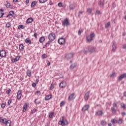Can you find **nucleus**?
<instances>
[{"label":"nucleus","instance_id":"nucleus-57","mask_svg":"<svg viewBox=\"0 0 126 126\" xmlns=\"http://www.w3.org/2000/svg\"><path fill=\"white\" fill-rule=\"evenodd\" d=\"M33 36L35 37V38H37V32H34Z\"/></svg>","mask_w":126,"mask_h":126},{"label":"nucleus","instance_id":"nucleus-42","mask_svg":"<svg viewBox=\"0 0 126 126\" xmlns=\"http://www.w3.org/2000/svg\"><path fill=\"white\" fill-rule=\"evenodd\" d=\"M110 25H111V23L108 22L105 24V28H109Z\"/></svg>","mask_w":126,"mask_h":126},{"label":"nucleus","instance_id":"nucleus-38","mask_svg":"<svg viewBox=\"0 0 126 126\" xmlns=\"http://www.w3.org/2000/svg\"><path fill=\"white\" fill-rule=\"evenodd\" d=\"M55 115V113L54 112H51L49 115V118H53V117H54Z\"/></svg>","mask_w":126,"mask_h":126},{"label":"nucleus","instance_id":"nucleus-52","mask_svg":"<svg viewBox=\"0 0 126 126\" xmlns=\"http://www.w3.org/2000/svg\"><path fill=\"white\" fill-rule=\"evenodd\" d=\"M11 90H10V89H9V90H7V91H6L7 94H10V92H11Z\"/></svg>","mask_w":126,"mask_h":126},{"label":"nucleus","instance_id":"nucleus-62","mask_svg":"<svg viewBox=\"0 0 126 126\" xmlns=\"http://www.w3.org/2000/svg\"><path fill=\"white\" fill-rule=\"evenodd\" d=\"M121 115L122 116H126V112H122Z\"/></svg>","mask_w":126,"mask_h":126},{"label":"nucleus","instance_id":"nucleus-36","mask_svg":"<svg viewBox=\"0 0 126 126\" xmlns=\"http://www.w3.org/2000/svg\"><path fill=\"white\" fill-rule=\"evenodd\" d=\"M47 58H48V56L46 54H43L41 56V59H47Z\"/></svg>","mask_w":126,"mask_h":126},{"label":"nucleus","instance_id":"nucleus-37","mask_svg":"<svg viewBox=\"0 0 126 126\" xmlns=\"http://www.w3.org/2000/svg\"><path fill=\"white\" fill-rule=\"evenodd\" d=\"M54 88H55V86H54V83H52L50 87V90H53V89H54Z\"/></svg>","mask_w":126,"mask_h":126},{"label":"nucleus","instance_id":"nucleus-41","mask_svg":"<svg viewBox=\"0 0 126 126\" xmlns=\"http://www.w3.org/2000/svg\"><path fill=\"white\" fill-rule=\"evenodd\" d=\"M40 94H41V92L40 91H37L35 93V95H37V96H40Z\"/></svg>","mask_w":126,"mask_h":126},{"label":"nucleus","instance_id":"nucleus-28","mask_svg":"<svg viewBox=\"0 0 126 126\" xmlns=\"http://www.w3.org/2000/svg\"><path fill=\"white\" fill-rule=\"evenodd\" d=\"M52 42H53V41L49 40L48 42H47L46 43V44L45 45V47H48V46H50V44L52 43Z\"/></svg>","mask_w":126,"mask_h":126},{"label":"nucleus","instance_id":"nucleus-61","mask_svg":"<svg viewBox=\"0 0 126 126\" xmlns=\"http://www.w3.org/2000/svg\"><path fill=\"white\" fill-rule=\"evenodd\" d=\"M123 49L126 50V44L123 45Z\"/></svg>","mask_w":126,"mask_h":126},{"label":"nucleus","instance_id":"nucleus-54","mask_svg":"<svg viewBox=\"0 0 126 126\" xmlns=\"http://www.w3.org/2000/svg\"><path fill=\"white\" fill-rule=\"evenodd\" d=\"M1 108H4L5 107V103H2L1 104Z\"/></svg>","mask_w":126,"mask_h":126},{"label":"nucleus","instance_id":"nucleus-23","mask_svg":"<svg viewBox=\"0 0 126 126\" xmlns=\"http://www.w3.org/2000/svg\"><path fill=\"white\" fill-rule=\"evenodd\" d=\"M111 122L113 124H117L118 123V120H117V119H112Z\"/></svg>","mask_w":126,"mask_h":126},{"label":"nucleus","instance_id":"nucleus-39","mask_svg":"<svg viewBox=\"0 0 126 126\" xmlns=\"http://www.w3.org/2000/svg\"><path fill=\"white\" fill-rule=\"evenodd\" d=\"M35 5H36V1H33L32 2L31 7H34V6H35Z\"/></svg>","mask_w":126,"mask_h":126},{"label":"nucleus","instance_id":"nucleus-35","mask_svg":"<svg viewBox=\"0 0 126 126\" xmlns=\"http://www.w3.org/2000/svg\"><path fill=\"white\" fill-rule=\"evenodd\" d=\"M100 124L102 126H106L107 125V122H106V121H101Z\"/></svg>","mask_w":126,"mask_h":126},{"label":"nucleus","instance_id":"nucleus-12","mask_svg":"<svg viewBox=\"0 0 126 126\" xmlns=\"http://www.w3.org/2000/svg\"><path fill=\"white\" fill-rule=\"evenodd\" d=\"M58 42L60 45H63V37L59 38Z\"/></svg>","mask_w":126,"mask_h":126},{"label":"nucleus","instance_id":"nucleus-15","mask_svg":"<svg viewBox=\"0 0 126 126\" xmlns=\"http://www.w3.org/2000/svg\"><path fill=\"white\" fill-rule=\"evenodd\" d=\"M89 105L87 104L85 105L83 108H82V111H87V110H88V109H89Z\"/></svg>","mask_w":126,"mask_h":126},{"label":"nucleus","instance_id":"nucleus-30","mask_svg":"<svg viewBox=\"0 0 126 126\" xmlns=\"http://www.w3.org/2000/svg\"><path fill=\"white\" fill-rule=\"evenodd\" d=\"M76 66V63H74L70 65V68L72 69L74 68V67H75Z\"/></svg>","mask_w":126,"mask_h":126},{"label":"nucleus","instance_id":"nucleus-43","mask_svg":"<svg viewBox=\"0 0 126 126\" xmlns=\"http://www.w3.org/2000/svg\"><path fill=\"white\" fill-rule=\"evenodd\" d=\"M111 111L113 112V113H116L117 112V110L115 109L114 107H111Z\"/></svg>","mask_w":126,"mask_h":126},{"label":"nucleus","instance_id":"nucleus-20","mask_svg":"<svg viewBox=\"0 0 126 126\" xmlns=\"http://www.w3.org/2000/svg\"><path fill=\"white\" fill-rule=\"evenodd\" d=\"M4 15V13H3V10L2 9H0V18H1L2 16Z\"/></svg>","mask_w":126,"mask_h":126},{"label":"nucleus","instance_id":"nucleus-9","mask_svg":"<svg viewBox=\"0 0 126 126\" xmlns=\"http://www.w3.org/2000/svg\"><path fill=\"white\" fill-rule=\"evenodd\" d=\"M73 57V53H69L65 56V58L67 60H69L71 58Z\"/></svg>","mask_w":126,"mask_h":126},{"label":"nucleus","instance_id":"nucleus-48","mask_svg":"<svg viewBox=\"0 0 126 126\" xmlns=\"http://www.w3.org/2000/svg\"><path fill=\"white\" fill-rule=\"evenodd\" d=\"M9 14L10 15H12L14 14V11H10L9 12Z\"/></svg>","mask_w":126,"mask_h":126},{"label":"nucleus","instance_id":"nucleus-40","mask_svg":"<svg viewBox=\"0 0 126 126\" xmlns=\"http://www.w3.org/2000/svg\"><path fill=\"white\" fill-rule=\"evenodd\" d=\"M10 26H11V24H10V22H8L6 24V28H9Z\"/></svg>","mask_w":126,"mask_h":126},{"label":"nucleus","instance_id":"nucleus-13","mask_svg":"<svg viewBox=\"0 0 126 126\" xmlns=\"http://www.w3.org/2000/svg\"><path fill=\"white\" fill-rule=\"evenodd\" d=\"M19 59H20V56H17L15 59H12L11 61L12 63H15L16 62H18V61H19Z\"/></svg>","mask_w":126,"mask_h":126},{"label":"nucleus","instance_id":"nucleus-58","mask_svg":"<svg viewBox=\"0 0 126 126\" xmlns=\"http://www.w3.org/2000/svg\"><path fill=\"white\" fill-rule=\"evenodd\" d=\"M63 101H62L60 103V106L63 107Z\"/></svg>","mask_w":126,"mask_h":126},{"label":"nucleus","instance_id":"nucleus-19","mask_svg":"<svg viewBox=\"0 0 126 126\" xmlns=\"http://www.w3.org/2000/svg\"><path fill=\"white\" fill-rule=\"evenodd\" d=\"M32 22H33V19L32 18H29L26 21L27 23H31Z\"/></svg>","mask_w":126,"mask_h":126},{"label":"nucleus","instance_id":"nucleus-25","mask_svg":"<svg viewBox=\"0 0 126 126\" xmlns=\"http://www.w3.org/2000/svg\"><path fill=\"white\" fill-rule=\"evenodd\" d=\"M19 49L20 51H23L24 49V46H23V44H21L19 45Z\"/></svg>","mask_w":126,"mask_h":126},{"label":"nucleus","instance_id":"nucleus-53","mask_svg":"<svg viewBox=\"0 0 126 126\" xmlns=\"http://www.w3.org/2000/svg\"><path fill=\"white\" fill-rule=\"evenodd\" d=\"M116 75V73H113L111 75L110 77H114Z\"/></svg>","mask_w":126,"mask_h":126},{"label":"nucleus","instance_id":"nucleus-45","mask_svg":"<svg viewBox=\"0 0 126 126\" xmlns=\"http://www.w3.org/2000/svg\"><path fill=\"white\" fill-rule=\"evenodd\" d=\"M18 29H24V26H23V25H19L18 26Z\"/></svg>","mask_w":126,"mask_h":126},{"label":"nucleus","instance_id":"nucleus-24","mask_svg":"<svg viewBox=\"0 0 126 126\" xmlns=\"http://www.w3.org/2000/svg\"><path fill=\"white\" fill-rule=\"evenodd\" d=\"M96 115L97 116H102L103 115V112L102 111H98L96 112Z\"/></svg>","mask_w":126,"mask_h":126},{"label":"nucleus","instance_id":"nucleus-17","mask_svg":"<svg viewBox=\"0 0 126 126\" xmlns=\"http://www.w3.org/2000/svg\"><path fill=\"white\" fill-rule=\"evenodd\" d=\"M90 53H94V52H95V51H96V48L95 47H91L90 48V49L89 50Z\"/></svg>","mask_w":126,"mask_h":126},{"label":"nucleus","instance_id":"nucleus-21","mask_svg":"<svg viewBox=\"0 0 126 126\" xmlns=\"http://www.w3.org/2000/svg\"><path fill=\"white\" fill-rule=\"evenodd\" d=\"M25 43H27V44H32V41L30 40L29 38H27L25 40Z\"/></svg>","mask_w":126,"mask_h":126},{"label":"nucleus","instance_id":"nucleus-63","mask_svg":"<svg viewBox=\"0 0 126 126\" xmlns=\"http://www.w3.org/2000/svg\"><path fill=\"white\" fill-rule=\"evenodd\" d=\"M113 107H117V103H113Z\"/></svg>","mask_w":126,"mask_h":126},{"label":"nucleus","instance_id":"nucleus-3","mask_svg":"<svg viewBox=\"0 0 126 126\" xmlns=\"http://www.w3.org/2000/svg\"><path fill=\"white\" fill-rule=\"evenodd\" d=\"M63 25L64 26H69L70 25L68 19L66 18L63 20Z\"/></svg>","mask_w":126,"mask_h":126},{"label":"nucleus","instance_id":"nucleus-50","mask_svg":"<svg viewBox=\"0 0 126 126\" xmlns=\"http://www.w3.org/2000/svg\"><path fill=\"white\" fill-rule=\"evenodd\" d=\"M12 100H11V99H10L8 102V106H9L10 105V104H11V102H12Z\"/></svg>","mask_w":126,"mask_h":126},{"label":"nucleus","instance_id":"nucleus-22","mask_svg":"<svg viewBox=\"0 0 126 126\" xmlns=\"http://www.w3.org/2000/svg\"><path fill=\"white\" fill-rule=\"evenodd\" d=\"M58 124L61 126H63V116L62 117V121H60Z\"/></svg>","mask_w":126,"mask_h":126},{"label":"nucleus","instance_id":"nucleus-14","mask_svg":"<svg viewBox=\"0 0 126 126\" xmlns=\"http://www.w3.org/2000/svg\"><path fill=\"white\" fill-rule=\"evenodd\" d=\"M52 98H53V95L52 94H49L45 96V100L48 101V100H50V99Z\"/></svg>","mask_w":126,"mask_h":126},{"label":"nucleus","instance_id":"nucleus-47","mask_svg":"<svg viewBox=\"0 0 126 126\" xmlns=\"http://www.w3.org/2000/svg\"><path fill=\"white\" fill-rule=\"evenodd\" d=\"M121 106L122 108H123V109H126V104H125L124 103H121Z\"/></svg>","mask_w":126,"mask_h":126},{"label":"nucleus","instance_id":"nucleus-31","mask_svg":"<svg viewBox=\"0 0 126 126\" xmlns=\"http://www.w3.org/2000/svg\"><path fill=\"white\" fill-rule=\"evenodd\" d=\"M68 125V121L65 119L63 121V126H67Z\"/></svg>","mask_w":126,"mask_h":126},{"label":"nucleus","instance_id":"nucleus-55","mask_svg":"<svg viewBox=\"0 0 126 126\" xmlns=\"http://www.w3.org/2000/svg\"><path fill=\"white\" fill-rule=\"evenodd\" d=\"M81 33H82V31H81L80 30H79L78 33V35H81Z\"/></svg>","mask_w":126,"mask_h":126},{"label":"nucleus","instance_id":"nucleus-11","mask_svg":"<svg viewBox=\"0 0 126 126\" xmlns=\"http://www.w3.org/2000/svg\"><path fill=\"white\" fill-rule=\"evenodd\" d=\"M5 126H11V121L10 120H6L5 121Z\"/></svg>","mask_w":126,"mask_h":126},{"label":"nucleus","instance_id":"nucleus-2","mask_svg":"<svg viewBox=\"0 0 126 126\" xmlns=\"http://www.w3.org/2000/svg\"><path fill=\"white\" fill-rule=\"evenodd\" d=\"M48 39L49 41L53 42L56 39V34L55 33H50L48 35Z\"/></svg>","mask_w":126,"mask_h":126},{"label":"nucleus","instance_id":"nucleus-26","mask_svg":"<svg viewBox=\"0 0 126 126\" xmlns=\"http://www.w3.org/2000/svg\"><path fill=\"white\" fill-rule=\"evenodd\" d=\"M123 119L119 118V120L117 121V123L119 125H122V123H123Z\"/></svg>","mask_w":126,"mask_h":126},{"label":"nucleus","instance_id":"nucleus-27","mask_svg":"<svg viewBox=\"0 0 126 126\" xmlns=\"http://www.w3.org/2000/svg\"><path fill=\"white\" fill-rule=\"evenodd\" d=\"M6 7L7 8H12V6L11 5H10V3H9V2L7 3V4H6Z\"/></svg>","mask_w":126,"mask_h":126},{"label":"nucleus","instance_id":"nucleus-44","mask_svg":"<svg viewBox=\"0 0 126 126\" xmlns=\"http://www.w3.org/2000/svg\"><path fill=\"white\" fill-rule=\"evenodd\" d=\"M59 86L61 88H63V82H62L61 83H60L59 84Z\"/></svg>","mask_w":126,"mask_h":126},{"label":"nucleus","instance_id":"nucleus-59","mask_svg":"<svg viewBox=\"0 0 126 126\" xmlns=\"http://www.w3.org/2000/svg\"><path fill=\"white\" fill-rule=\"evenodd\" d=\"M36 112V109H33V110H32L31 111V113L32 114H34V113H35Z\"/></svg>","mask_w":126,"mask_h":126},{"label":"nucleus","instance_id":"nucleus-49","mask_svg":"<svg viewBox=\"0 0 126 126\" xmlns=\"http://www.w3.org/2000/svg\"><path fill=\"white\" fill-rule=\"evenodd\" d=\"M98 3L100 6H103V5H104V4L101 1H99Z\"/></svg>","mask_w":126,"mask_h":126},{"label":"nucleus","instance_id":"nucleus-6","mask_svg":"<svg viewBox=\"0 0 126 126\" xmlns=\"http://www.w3.org/2000/svg\"><path fill=\"white\" fill-rule=\"evenodd\" d=\"M21 96H22V93L21 91H18L17 94V99L20 100L21 99Z\"/></svg>","mask_w":126,"mask_h":126},{"label":"nucleus","instance_id":"nucleus-60","mask_svg":"<svg viewBox=\"0 0 126 126\" xmlns=\"http://www.w3.org/2000/svg\"><path fill=\"white\" fill-rule=\"evenodd\" d=\"M32 87H36V83H33L32 84Z\"/></svg>","mask_w":126,"mask_h":126},{"label":"nucleus","instance_id":"nucleus-1","mask_svg":"<svg viewBox=\"0 0 126 126\" xmlns=\"http://www.w3.org/2000/svg\"><path fill=\"white\" fill-rule=\"evenodd\" d=\"M95 37V33L94 32L91 33L90 35H88L86 37L87 42L90 43L92 41H93V38Z\"/></svg>","mask_w":126,"mask_h":126},{"label":"nucleus","instance_id":"nucleus-33","mask_svg":"<svg viewBox=\"0 0 126 126\" xmlns=\"http://www.w3.org/2000/svg\"><path fill=\"white\" fill-rule=\"evenodd\" d=\"M69 7L70 9H74V8H75V5L73 4H71L70 5Z\"/></svg>","mask_w":126,"mask_h":126},{"label":"nucleus","instance_id":"nucleus-64","mask_svg":"<svg viewBox=\"0 0 126 126\" xmlns=\"http://www.w3.org/2000/svg\"><path fill=\"white\" fill-rule=\"evenodd\" d=\"M123 94H124V96L125 97H126V92H125Z\"/></svg>","mask_w":126,"mask_h":126},{"label":"nucleus","instance_id":"nucleus-34","mask_svg":"<svg viewBox=\"0 0 126 126\" xmlns=\"http://www.w3.org/2000/svg\"><path fill=\"white\" fill-rule=\"evenodd\" d=\"M7 119H0V122L1 123H2L3 124H5V122H6V120Z\"/></svg>","mask_w":126,"mask_h":126},{"label":"nucleus","instance_id":"nucleus-4","mask_svg":"<svg viewBox=\"0 0 126 126\" xmlns=\"http://www.w3.org/2000/svg\"><path fill=\"white\" fill-rule=\"evenodd\" d=\"M75 94L73 93L71 94L68 97V100L69 101H72V100H74V99H75Z\"/></svg>","mask_w":126,"mask_h":126},{"label":"nucleus","instance_id":"nucleus-18","mask_svg":"<svg viewBox=\"0 0 126 126\" xmlns=\"http://www.w3.org/2000/svg\"><path fill=\"white\" fill-rule=\"evenodd\" d=\"M27 107H28V105H27V103H25L23 107V111L24 112H26V110H27Z\"/></svg>","mask_w":126,"mask_h":126},{"label":"nucleus","instance_id":"nucleus-32","mask_svg":"<svg viewBox=\"0 0 126 126\" xmlns=\"http://www.w3.org/2000/svg\"><path fill=\"white\" fill-rule=\"evenodd\" d=\"M27 74L28 75V76H31V71H30V70H28L27 71Z\"/></svg>","mask_w":126,"mask_h":126},{"label":"nucleus","instance_id":"nucleus-7","mask_svg":"<svg viewBox=\"0 0 126 126\" xmlns=\"http://www.w3.org/2000/svg\"><path fill=\"white\" fill-rule=\"evenodd\" d=\"M89 94H90V91H88L85 94L84 99L86 101H87L89 99Z\"/></svg>","mask_w":126,"mask_h":126},{"label":"nucleus","instance_id":"nucleus-51","mask_svg":"<svg viewBox=\"0 0 126 126\" xmlns=\"http://www.w3.org/2000/svg\"><path fill=\"white\" fill-rule=\"evenodd\" d=\"M96 14H101V11H100L99 10H96L95 15Z\"/></svg>","mask_w":126,"mask_h":126},{"label":"nucleus","instance_id":"nucleus-16","mask_svg":"<svg viewBox=\"0 0 126 126\" xmlns=\"http://www.w3.org/2000/svg\"><path fill=\"white\" fill-rule=\"evenodd\" d=\"M87 12H88L89 14H92V15H93V13H92V8H88L87 9Z\"/></svg>","mask_w":126,"mask_h":126},{"label":"nucleus","instance_id":"nucleus-29","mask_svg":"<svg viewBox=\"0 0 126 126\" xmlns=\"http://www.w3.org/2000/svg\"><path fill=\"white\" fill-rule=\"evenodd\" d=\"M44 41H45V38L44 37H41L39 38L40 43H43V42H44Z\"/></svg>","mask_w":126,"mask_h":126},{"label":"nucleus","instance_id":"nucleus-5","mask_svg":"<svg viewBox=\"0 0 126 126\" xmlns=\"http://www.w3.org/2000/svg\"><path fill=\"white\" fill-rule=\"evenodd\" d=\"M0 56L2 58H4V57H6V52H5V50H1L0 51Z\"/></svg>","mask_w":126,"mask_h":126},{"label":"nucleus","instance_id":"nucleus-46","mask_svg":"<svg viewBox=\"0 0 126 126\" xmlns=\"http://www.w3.org/2000/svg\"><path fill=\"white\" fill-rule=\"evenodd\" d=\"M39 1L40 3H44V2H46V1H47V0H39Z\"/></svg>","mask_w":126,"mask_h":126},{"label":"nucleus","instance_id":"nucleus-56","mask_svg":"<svg viewBox=\"0 0 126 126\" xmlns=\"http://www.w3.org/2000/svg\"><path fill=\"white\" fill-rule=\"evenodd\" d=\"M58 6H60V7L63 6V3L62 2H59L58 3Z\"/></svg>","mask_w":126,"mask_h":126},{"label":"nucleus","instance_id":"nucleus-10","mask_svg":"<svg viewBox=\"0 0 126 126\" xmlns=\"http://www.w3.org/2000/svg\"><path fill=\"white\" fill-rule=\"evenodd\" d=\"M126 73L122 74L118 77V80L120 81L124 79V78H126Z\"/></svg>","mask_w":126,"mask_h":126},{"label":"nucleus","instance_id":"nucleus-8","mask_svg":"<svg viewBox=\"0 0 126 126\" xmlns=\"http://www.w3.org/2000/svg\"><path fill=\"white\" fill-rule=\"evenodd\" d=\"M116 50H117V43L116 42H114L112 45V52H116Z\"/></svg>","mask_w":126,"mask_h":126}]
</instances>
